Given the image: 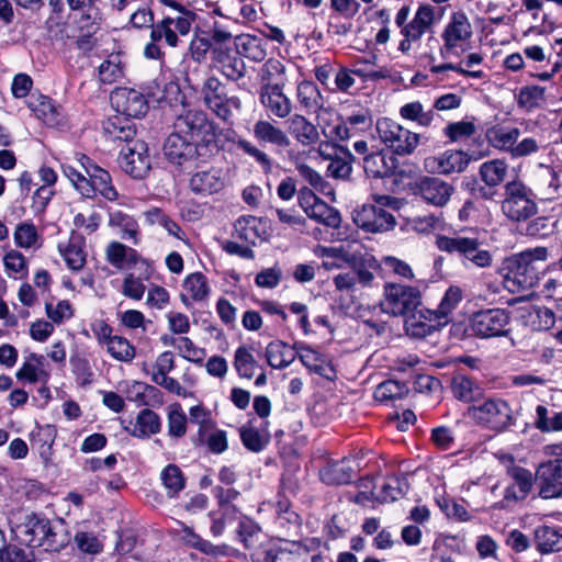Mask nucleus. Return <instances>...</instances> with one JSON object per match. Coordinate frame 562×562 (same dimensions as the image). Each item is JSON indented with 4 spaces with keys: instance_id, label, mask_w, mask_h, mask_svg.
Instances as JSON below:
<instances>
[{
    "instance_id": "obj_1",
    "label": "nucleus",
    "mask_w": 562,
    "mask_h": 562,
    "mask_svg": "<svg viewBox=\"0 0 562 562\" xmlns=\"http://www.w3.org/2000/svg\"><path fill=\"white\" fill-rule=\"evenodd\" d=\"M436 246L441 251L458 255L462 265L467 268H490L494 261L492 252L484 248L482 241L474 237L439 235L436 237Z\"/></svg>"
},
{
    "instance_id": "obj_2",
    "label": "nucleus",
    "mask_w": 562,
    "mask_h": 562,
    "mask_svg": "<svg viewBox=\"0 0 562 562\" xmlns=\"http://www.w3.org/2000/svg\"><path fill=\"white\" fill-rule=\"evenodd\" d=\"M501 211L513 223L527 222L538 213L536 194L521 181L508 182L505 186Z\"/></svg>"
},
{
    "instance_id": "obj_3",
    "label": "nucleus",
    "mask_w": 562,
    "mask_h": 562,
    "mask_svg": "<svg viewBox=\"0 0 562 562\" xmlns=\"http://www.w3.org/2000/svg\"><path fill=\"white\" fill-rule=\"evenodd\" d=\"M12 531L30 547H45L46 550L56 551L66 542V538L54 531L47 519L34 514H25L23 521L12 527Z\"/></svg>"
},
{
    "instance_id": "obj_4",
    "label": "nucleus",
    "mask_w": 562,
    "mask_h": 562,
    "mask_svg": "<svg viewBox=\"0 0 562 562\" xmlns=\"http://www.w3.org/2000/svg\"><path fill=\"white\" fill-rule=\"evenodd\" d=\"M467 416L476 424L495 431H504L515 424L510 405L501 397H490L482 403L469 406Z\"/></svg>"
},
{
    "instance_id": "obj_5",
    "label": "nucleus",
    "mask_w": 562,
    "mask_h": 562,
    "mask_svg": "<svg viewBox=\"0 0 562 562\" xmlns=\"http://www.w3.org/2000/svg\"><path fill=\"white\" fill-rule=\"evenodd\" d=\"M422 305L419 285L386 282L383 286V310L393 316H407Z\"/></svg>"
},
{
    "instance_id": "obj_6",
    "label": "nucleus",
    "mask_w": 562,
    "mask_h": 562,
    "mask_svg": "<svg viewBox=\"0 0 562 562\" xmlns=\"http://www.w3.org/2000/svg\"><path fill=\"white\" fill-rule=\"evenodd\" d=\"M472 35L473 29L468 15L463 11L451 13L441 33L440 55L443 58L460 56L468 49Z\"/></svg>"
},
{
    "instance_id": "obj_7",
    "label": "nucleus",
    "mask_w": 562,
    "mask_h": 562,
    "mask_svg": "<svg viewBox=\"0 0 562 562\" xmlns=\"http://www.w3.org/2000/svg\"><path fill=\"white\" fill-rule=\"evenodd\" d=\"M375 201L378 204H366L355 210L353 223L368 233H385L393 229L396 225L395 216L384 206L394 202V199L389 195H380Z\"/></svg>"
},
{
    "instance_id": "obj_8",
    "label": "nucleus",
    "mask_w": 562,
    "mask_h": 562,
    "mask_svg": "<svg viewBox=\"0 0 562 562\" xmlns=\"http://www.w3.org/2000/svg\"><path fill=\"white\" fill-rule=\"evenodd\" d=\"M375 131L381 143L400 156L411 155L419 144V134L389 117L379 119Z\"/></svg>"
},
{
    "instance_id": "obj_9",
    "label": "nucleus",
    "mask_w": 562,
    "mask_h": 562,
    "mask_svg": "<svg viewBox=\"0 0 562 562\" xmlns=\"http://www.w3.org/2000/svg\"><path fill=\"white\" fill-rule=\"evenodd\" d=\"M205 145L193 140L186 135L171 133L164 145L167 159L183 169H190L198 165L203 156Z\"/></svg>"
},
{
    "instance_id": "obj_10",
    "label": "nucleus",
    "mask_w": 562,
    "mask_h": 562,
    "mask_svg": "<svg viewBox=\"0 0 562 562\" xmlns=\"http://www.w3.org/2000/svg\"><path fill=\"white\" fill-rule=\"evenodd\" d=\"M509 322L510 313L505 308H488L473 313L469 326L473 335L493 338L506 336Z\"/></svg>"
},
{
    "instance_id": "obj_11",
    "label": "nucleus",
    "mask_w": 562,
    "mask_h": 562,
    "mask_svg": "<svg viewBox=\"0 0 562 562\" xmlns=\"http://www.w3.org/2000/svg\"><path fill=\"white\" fill-rule=\"evenodd\" d=\"M119 159L121 168L135 179L145 178L151 167L148 146L143 140H136L122 148Z\"/></svg>"
},
{
    "instance_id": "obj_12",
    "label": "nucleus",
    "mask_w": 562,
    "mask_h": 562,
    "mask_svg": "<svg viewBox=\"0 0 562 562\" xmlns=\"http://www.w3.org/2000/svg\"><path fill=\"white\" fill-rule=\"evenodd\" d=\"M85 173L87 175L88 187L92 192L89 194H82L86 198H94L100 194L108 201H115L119 198L116 189L112 184L110 173L101 167L92 164V161L85 155L79 159Z\"/></svg>"
},
{
    "instance_id": "obj_13",
    "label": "nucleus",
    "mask_w": 562,
    "mask_h": 562,
    "mask_svg": "<svg viewBox=\"0 0 562 562\" xmlns=\"http://www.w3.org/2000/svg\"><path fill=\"white\" fill-rule=\"evenodd\" d=\"M110 99L115 111L126 117H142L148 110L145 95L133 88H116Z\"/></svg>"
},
{
    "instance_id": "obj_14",
    "label": "nucleus",
    "mask_w": 562,
    "mask_h": 562,
    "mask_svg": "<svg viewBox=\"0 0 562 562\" xmlns=\"http://www.w3.org/2000/svg\"><path fill=\"white\" fill-rule=\"evenodd\" d=\"M539 495L544 499L562 498V459L539 464L537 469Z\"/></svg>"
},
{
    "instance_id": "obj_15",
    "label": "nucleus",
    "mask_w": 562,
    "mask_h": 562,
    "mask_svg": "<svg viewBox=\"0 0 562 562\" xmlns=\"http://www.w3.org/2000/svg\"><path fill=\"white\" fill-rule=\"evenodd\" d=\"M528 256L519 255L506 276L505 286L510 292L530 289L538 280L539 269L537 266L530 265Z\"/></svg>"
},
{
    "instance_id": "obj_16",
    "label": "nucleus",
    "mask_w": 562,
    "mask_h": 562,
    "mask_svg": "<svg viewBox=\"0 0 562 562\" xmlns=\"http://www.w3.org/2000/svg\"><path fill=\"white\" fill-rule=\"evenodd\" d=\"M260 102L262 106L278 119L289 117L293 104L288 95L282 91L280 85H265L260 90Z\"/></svg>"
},
{
    "instance_id": "obj_17",
    "label": "nucleus",
    "mask_w": 562,
    "mask_h": 562,
    "mask_svg": "<svg viewBox=\"0 0 562 562\" xmlns=\"http://www.w3.org/2000/svg\"><path fill=\"white\" fill-rule=\"evenodd\" d=\"M417 190L425 202L435 206H445L454 188L437 177H425L417 184Z\"/></svg>"
},
{
    "instance_id": "obj_18",
    "label": "nucleus",
    "mask_w": 562,
    "mask_h": 562,
    "mask_svg": "<svg viewBox=\"0 0 562 562\" xmlns=\"http://www.w3.org/2000/svg\"><path fill=\"white\" fill-rule=\"evenodd\" d=\"M57 248L68 269L80 271L86 266V238L81 234L71 232L68 240L60 241Z\"/></svg>"
},
{
    "instance_id": "obj_19",
    "label": "nucleus",
    "mask_w": 562,
    "mask_h": 562,
    "mask_svg": "<svg viewBox=\"0 0 562 562\" xmlns=\"http://www.w3.org/2000/svg\"><path fill=\"white\" fill-rule=\"evenodd\" d=\"M442 325L443 322L439 321L435 312L428 308H417L415 312L408 314V317L405 321L406 333L416 338H424L431 335Z\"/></svg>"
},
{
    "instance_id": "obj_20",
    "label": "nucleus",
    "mask_w": 562,
    "mask_h": 562,
    "mask_svg": "<svg viewBox=\"0 0 562 562\" xmlns=\"http://www.w3.org/2000/svg\"><path fill=\"white\" fill-rule=\"evenodd\" d=\"M315 255L323 259V268L327 271L341 269L345 266L356 267L359 257L356 252H351L346 246H317L314 250Z\"/></svg>"
},
{
    "instance_id": "obj_21",
    "label": "nucleus",
    "mask_w": 562,
    "mask_h": 562,
    "mask_svg": "<svg viewBox=\"0 0 562 562\" xmlns=\"http://www.w3.org/2000/svg\"><path fill=\"white\" fill-rule=\"evenodd\" d=\"M209 125L207 117L203 111L189 109L177 116L173 123V133L199 140Z\"/></svg>"
},
{
    "instance_id": "obj_22",
    "label": "nucleus",
    "mask_w": 562,
    "mask_h": 562,
    "mask_svg": "<svg viewBox=\"0 0 562 562\" xmlns=\"http://www.w3.org/2000/svg\"><path fill=\"white\" fill-rule=\"evenodd\" d=\"M252 135L261 145H270L281 149L291 145L286 132L268 120L256 121L252 126Z\"/></svg>"
},
{
    "instance_id": "obj_23",
    "label": "nucleus",
    "mask_w": 562,
    "mask_h": 562,
    "mask_svg": "<svg viewBox=\"0 0 562 562\" xmlns=\"http://www.w3.org/2000/svg\"><path fill=\"white\" fill-rule=\"evenodd\" d=\"M297 356L302 364L312 373L331 380L335 376L334 368L327 362L325 357L318 351L304 344H294Z\"/></svg>"
},
{
    "instance_id": "obj_24",
    "label": "nucleus",
    "mask_w": 562,
    "mask_h": 562,
    "mask_svg": "<svg viewBox=\"0 0 562 562\" xmlns=\"http://www.w3.org/2000/svg\"><path fill=\"white\" fill-rule=\"evenodd\" d=\"M437 12L438 10L430 4L419 5L403 33H407L411 38L414 37L420 41L427 32L432 31V27L439 19Z\"/></svg>"
},
{
    "instance_id": "obj_25",
    "label": "nucleus",
    "mask_w": 562,
    "mask_h": 562,
    "mask_svg": "<svg viewBox=\"0 0 562 562\" xmlns=\"http://www.w3.org/2000/svg\"><path fill=\"white\" fill-rule=\"evenodd\" d=\"M126 398L136 406H160L164 403L162 393L154 385L140 381H133L126 385Z\"/></svg>"
},
{
    "instance_id": "obj_26",
    "label": "nucleus",
    "mask_w": 562,
    "mask_h": 562,
    "mask_svg": "<svg viewBox=\"0 0 562 562\" xmlns=\"http://www.w3.org/2000/svg\"><path fill=\"white\" fill-rule=\"evenodd\" d=\"M289 134L302 146H312L319 140L317 126L302 114H293L286 121Z\"/></svg>"
},
{
    "instance_id": "obj_27",
    "label": "nucleus",
    "mask_w": 562,
    "mask_h": 562,
    "mask_svg": "<svg viewBox=\"0 0 562 562\" xmlns=\"http://www.w3.org/2000/svg\"><path fill=\"white\" fill-rule=\"evenodd\" d=\"M483 58L477 53H471L469 54L464 60L461 63L454 65L452 63H445L441 65H431L429 70L431 74L439 76L438 78L440 80H445L448 78L447 72L448 71H456L458 74H461L467 77L471 78H482L483 71L482 70H470L475 65H480L482 63Z\"/></svg>"
},
{
    "instance_id": "obj_28",
    "label": "nucleus",
    "mask_w": 562,
    "mask_h": 562,
    "mask_svg": "<svg viewBox=\"0 0 562 562\" xmlns=\"http://www.w3.org/2000/svg\"><path fill=\"white\" fill-rule=\"evenodd\" d=\"M210 292L211 288L206 277L201 272H193L183 280L180 299L186 306H189L190 301L202 302L206 300Z\"/></svg>"
},
{
    "instance_id": "obj_29",
    "label": "nucleus",
    "mask_w": 562,
    "mask_h": 562,
    "mask_svg": "<svg viewBox=\"0 0 562 562\" xmlns=\"http://www.w3.org/2000/svg\"><path fill=\"white\" fill-rule=\"evenodd\" d=\"M355 472V460L344 458L324 467L321 470V479L328 485L348 484L352 481Z\"/></svg>"
},
{
    "instance_id": "obj_30",
    "label": "nucleus",
    "mask_w": 562,
    "mask_h": 562,
    "mask_svg": "<svg viewBox=\"0 0 562 562\" xmlns=\"http://www.w3.org/2000/svg\"><path fill=\"white\" fill-rule=\"evenodd\" d=\"M190 188L198 194L209 195L221 191L224 188L222 171L211 168L195 172L190 179Z\"/></svg>"
},
{
    "instance_id": "obj_31",
    "label": "nucleus",
    "mask_w": 562,
    "mask_h": 562,
    "mask_svg": "<svg viewBox=\"0 0 562 562\" xmlns=\"http://www.w3.org/2000/svg\"><path fill=\"white\" fill-rule=\"evenodd\" d=\"M266 359L273 369H284L289 367L297 356L296 349L282 340H273L266 347Z\"/></svg>"
},
{
    "instance_id": "obj_32",
    "label": "nucleus",
    "mask_w": 562,
    "mask_h": 562,
    "mask_svg": "<svg viewBox=\"0 0 562 562\" xmlns=\"http://www.w3.org/2000/svg\"><path fill=\"white\" fill-rule=\"evenodd\" d=\"M160 429L161 420L159 415L149 408H144L137 414L131 435L136 438L147 439L158 434Z\"/></svg>"
},
{
    "instance_id": "obj_33",
    "label": "nucleus",
    "mask_w": 562,
    "mask_h": 562,
    "mask_svg": "<svg viewBox=\"0 0 562 562\" xmlns=\"http://www.w3.org/2000/svg\"><path fill=\"white\" fill-rule=\"evenodd\" d=\"M45 358L42 355L30 353L22 367L16 372L19 380H26L30 383L38 381L47 382L49 373L44 369Z\"/></svg>"
},
{
    "instance_id": "obj_34",
    "label": "nucleus",
    "mask_w": 562,
    "mask_h": 562,
    "mask_svg": "<svg viewBox=\"0 0 562 562\" xmlns=\"http://www.w3.org/2000/svg\"><path fill=\"white\" fill-rule=\"evenodd\" d=\"M296 99L301 108L307 113H316L324 105V99L318 87L307 80L297 85Z\"/></svg>"
},
{
    "instance_id": "obj_35",
    "label": "nucleus",
    "mask_w": 562,
    "mask_h": 562,
    "mask_svg": "<svg viewBox=\"0 0 562 562\" xmlns=\"http://www.w3.org/2000/svg\"><path fill=\"white\" fill-rule=\"evenodd\" d=\"M105 257L109 263L117 269L136 265L139 260L137 251L120 241H112L105 249Z\"/></svg>"
},
{
    "instance_id": "obj_36",
    "label": "nucleus",
    "mask_w": 562,
    "mask_h": 562,
    "mask_svg": "<svg viewBox=\"0 0 562 562\" xmlns=\"http://www.w3.org/2000/svg\"><path fill=\"white\" fill-rule=\"evenodd\" d=\"M109 226L116 228L123 239L138 244V224L135 218L120 210L109 212Z\"/></svg>"
},
{
    "instance_id": "obj_37",
    "label": "nucleus",
    "mask_w": 562,
    "mask_h": 562,
    "mask_svg": "<svg viewBox=\"0 0 562 562\" xmlns=\"http://www.w3.org/2000/svg\"><path fill=\"white\" fill-rule=\"evenodd\" d=\"M521 133L518 127L495 126L487 131L488 142L497 149L512 155Z\"/></svg>"
},
{
    "instance_id": "obj_38",
    "label": "nucleus",
    "mask_w": 562,
    "mask_h": 562,
    "mask_svg": "<svg viewBox=\"0 0 562 562\" xmlns=\"http://www.w3.org/2000/svg\"><path fill=\"white\" fill-rule=\"evenodd\" d=\"M514 484L505 491V499L518 501L524 499L532 487V474L524 468H514L510 472Z\"/></svg>"
},
{
    "instance_id": "obj_39",
    "label": "nucleus",
    "mask_w": 562,
    "mask_h": 562,
    "mask_svg": "<svg viewBox=\"0 0 562 562\" xmlns=\"http://www.w3.org/2000/svg\"><path fill=\"white\" fill-rule=\"evenodd\" d=\"M14 244L23 249H38L43 239L36 226L32 222H22L15 226L13 232Z\"/></svg>"
},
{
    "instance_id": "obj_40",
    "label": "nucleus",
    "mask_w": 562,
    "mask_h": 562,
    "mask_svg": "<svg viewBox=\"0 0 562 562\" xmlns=\"http://www.w3.org/2000/svg\"><path fill=\"white\" fill-rule=\"evenodd\" d=\"M235 234L238 238L248 244L256 245L262 239V223L255 216H243L238 218L234 225Z\"/></svg>"
},
{
    "instance_id": "obj_41",
    "label": "nucleus",
    "mask_w": 562,
    "mask_h": 562,
    "mask_svg": "<svg viewBox=\"0 0 562 562\" xmlns=\"http://www.w3.org/2000/svg\"><path fill=\"white\" fill-rule=\"evenodd\" d=\"M103 130L113 140L132 142L136 134L135 125L119 115L110 117L103 124Z\"/></svg>"
},
{
    "instance_id": "obj_42",
    "label": "nucleus",
    "mask_w": 562,
    "mask_h": 562,
    "mask_svg": "<svg viewBox=\"0 0 562 562\" xmlns=\"http://www.w3.org/2000/svg\"><path fill=\"white\" fill-rule=\"evenodd\" d=\"M469 161L468 155L461 150H446L435 159L438 172L446 175L463 171Z\"/></svg>"
},
{
    "instance_id": "obj_43",
    "label": "nucleus",
    "mask_w": 562,
    "mask_h": 562,
    "mask_svg": "<svg viewBox=\"0 0 562 562\" xmlns=\"http://www.w3.org/2000/svg\"><path fill=\"white\" fill-rule=\"evenodd\" d=\"M330 162L327 166V172L335 179H347L350 177L352 171V155L344 148L338 147L335 150V156H328Z\"/></svg>"
},
{
    "instance_id": "obj_44",
    "label": "nucleus",
    "mask_w": 562,
    "mask_h": 562,
    "mask_svg": "<svg viewBox=\"0 0 562 562\" xmlns=\"http://www.w3.org/2000/svg\"><path fill=\"white\" fill-rule=\"evenodd\" d=\"M408 487L409 485L406 477H387L380 485V491L376 493V501L380 503L394 502L405 495Z\"/></svg>"
},
{
    "instance_id": "obj_45",
    "label": "nucleus",
    "mask_w": 562,
    "mask_h": 562,
    "mask_svg": "<svg viewBox=\"0 0 562 562\" xmlns=\"http://www.w3.org/2000/svg\"><path fill=\"white\" fill-rule=\"evenodd\" d=\"M393 166L389 164L386 154L382 149L371 150L363 158V170L372 178H384L391 173Z\"/></svg>"
},
{
    "instance_id": "obj_46",
    "label": "nucleus",
    "mask_w": 562,
    "mask_h": 562,
    "mask_svg": "<svg viewBox=\"0 0 562 562\" xmlns=\"http://www.w3.org/2000/svg\"><path fill=\"white\" fill-rule=\"evenodd\" d=\"M168 436L178 440L186 436L188 429V417L179 403H173L167 408Z\"/></svg>"
},
{
    "instance_id": "obj_47",
    "label": "nucleus",
    "mask_w": 562,
    "mask_h": 562,
    "mask_svg": "<svg viewBox=\"0 0 562 562\" xmlns=\"http://www.w3.org/2000/svg\"><path fill=\"white\" fill-rule=\"evenodd\" d=\"M239 435L243 445L252 452L261 451L269 442V434L259 430L252 420L240 427Z\"/></svg>"
},
{
    "instance_id": "obj_48",
    "label": "nucleus",
    "mask_w": 562,
    "mask_h": 562,
    "mask_svg": "<svg viewBox=\"0 0 562 562\" xmlns=\"http://www.w3.org/2000/svg\"><path fill=\"white\" fill-rule=\"evenodd\" d=\"M507 170L508 166L504 160L493 159L481 165L480 176L486 186L497 187L505 180Z\"/></svg>"
},
{
    "instance_id": "obj_49",
    "label": "nucleus",
    "mask_w": 562,
    "mask_h": 562,
    "mask_svg": "<svg viewBox=\"0 0 562 562\" xmlns=\"http://www.w3.org/2000/svg\"><path fill=\"white\" fill-rule=\"evenodd\" d=\"M233 364L238 376L248 380L254 378L258 366L251 348L247 346H240L235 350Z\"/></svg>"
},
{
    "instance_id": "obj_50",
    "label": "nucleus",
    "mask_w": 562,
    "mask_h": 562,
    "mask_svg": "<svg viewBox=\"0 0 562 562\" xmlns=\"http://www.w3.org/2000/svg\"><path fill=\"white\" fill-rule=\"evenodd\" d=\"M237 149L241 150L245 155L255 159V161L261 167L265 173H270L273 169V160L271 157L261 148H259L252 142L246 138H238L236 142Z\"/></svg>"
},
{
    "instance_id": "obj_51",
    "label": "nucleus",
    "mask_w": 562,
    "mask_h": 562,
    "mask_svg": "<svg viewBox=\"0 0 562 562\" xmlns=\"http://www.w3.org/2000/svg\"><path fill=\"white\" fill-rule=\"evenodd\" d=\"M306 215L311 220L333 228L339 227L341 223L340 213L323 200H321Z\"/></svg>"
},
{
    "instance_id": "obj_52",
    "label": "nucleus",
    "mask_w": 562,
    "mask_h": 562,
    "mask_svg": "<svg viewBox=\"0 0 562 562\" xmlns=\"http://www.w3.org/2000/svg\"><path fill=\"white\" fill-rule=\"evenodd\" d=\"M535 537L541 552H554L562 549V536L554 528L540 526L536 529Z\"/></svg>"
},
{
    "instance_id": "obj_53",
    "label": "nucleus",
    "mask_w": 562,
    "mask_h": 562,
    "mask_svg": "<svg viewBox=\"0 0 562 562\" xmlns=\"http://www.w3.org/2000/svg\"><path fill=\"white\" fill-rule=\"evenodd\" d=\"M122 56L113 53L99 66V79L103 83H113L123 77Z\"/></svg>"
},
{
    "instance_id": "obj_54",
    "label": "nucleus",
    "mask_w": 562,
    "mask_h": 562,
    "mask_svg": "<svg viewBox=\"0 0 562 562\" xmlns=\"http://www.w3.org/2000/svg\"><path fill=\"white\" fill-rule=\"evenodd\" d=\"M160 479L169 497L176 496L186 486L183 473L176 464L165 467L160 473Z\"/></svg>"
},
{
    "instance_id": "obj_55",
    "label": "nucleus",
    "mask_w": 562,
    "mask_h": 562,
    "mask_svg": "<svg viewBox=\"0 0 562 562\" xmlns=\"http://www.w3.org/2000/svg\"><path fill=\"white\" fill-rule=\"evenodd\" d=\"M150 40L153 42H159L165 40L166 44L170 47H177L180 38L172 26V18L166 16L161 21L151 25Z\"/></svg>"
},
{
    "instance_id": "obj_56",
    "label": "nucleus",
    "mask_w": 562,
    "mask_h": 562,
    "mask_svg": "<svg viewBox=\"0 0 562 562\" xmlns=\"http://www.w3.org/2000/svg\"><path fill=\"white\" fill-rule=\"evenodd\" d=\"M109 355L121 362H132L136 356L135 347L123 336H114L106 346Z\"/></svg>"
},
{
    "instance_id": "obj_57",
    "label": "nucleus",
    "mask_w": 562,
    "mask_h": 562,
    "mask_svg": "<svg viewBox=\"0 0 562 562\" xmlns=\"http://www.w3.org/2000/svg\"><path fill=\"white\" fill-rule=\"evenodd\" d=\"M408 393L405 383L387 380L380 383L374 391V398L379 402H387L404 397Z\"/></svg>"
},
{
    "instance_id": "obj_58",
    "label": "nucleus",
    "mask_w": 562,
    "mask_h": 562,
    "mask_svg": "<svg viewBox=\"0 0 562 562\" xmlns=\"http://www.w3.org/2000/svg\"><path fill=\"white\" fill-rule=\"evenodd\" d=\"M189 419L192 424L198 425L200 439H203L209 431L215 428L211 411L202 404L194 405L189 409Z\"/></svg>"
},
{
    "instance_id": "obj_59",
    "label": "nucleus",
    "mask_w": 562,
    "mask_h": 562,
    "mask_svg": "<svg viewBox=\"0 0 562 562\" xmlns=\"http://www.w3.org/2000/svg\"><path fill=\"white\" fill-rule=\"evenodd\" d=\"M461 300V289L458 286H450L441 299L439 306L436 310H432V312H435L437 318L442 321L443 325H446L448 323V316L458 306Z\"/></svg>"
},
{
    "instance_id": "obj_60",
    "label": "nucleus",
    "mask_w": 562,
    "mask_h": 562,
    "mask_svg": "<svg viewBox=\"0 0 562 562\" xmlns=\"http://www.w3.org/2000/svg\"><path fill=\"white\" fill-rule=\"evenodd\" d=\"M543 101L544 88L539 86L524 87L519 90L517 95L518 105L526 111H532L539 108Z\"/></svg>"
},
{
    "instance_id": "obj_61",
    "label": "nucleus",
    "mask_w": 562,
    "mask_h": 562,
    "mask_svg": "<svg viewBox=\"0 0 562 562\" xmlns=\"http://www.w3.org/2000/svg\"><path fill=\"white\" fill-rule=\"evenodd\" d=\"M186 532L188 533V542H190L193 547L198 548L200 551L213 557H234V550L227 546H214L211 542L201 539L199 536L194 535L191 530L186 528Z\"/></svg>"
},
{
    "instance_id": "obj_62",
    "label": "nucleus",
    "mask_w": 562,
    "mask_h": 562,
    "mask_svg": "<svg viewBox=\"0 0 562 562\" xmlns=\"http://www.w3.org/2000/svg\"><path fill=\"white\" fill-rule=\"evenodd\" d=\"M218 119L229 121L233 117L234 110H240L241 102L237 97H227L225 94L218 101H213L206 105Z\"/></svg>"
},
{
    "instance_id": "obj_63",
    "label": "nucleus",
    "mask_w": 562,
    "mask_h": 562,
    "mask_svg": "<svg viewBox=\"0 0 562 562\" xmlns=\"http://www.w3.org/2000/svg\"><path fill=\"white\" fill-rule=\"evenodd\" d=\"M452 393L454 397L463 402L474 401L475 384L463 374H458L452 379Z\"/></svg>"
},
{
    "instance_id": "obj_64",
    "label": "nucleus",
    "mask_w": 562,
    "mask_h": 562,
    "mask_svg": "<svg viewBox=\"0 0 562 562\" xmlns=\"http://www.w3.org/2000/svg\"><path fill=\"white\" fill-rule=\"evenodd\" d=\"M3 263L9 277L20 274L23 277L27 272L25 257L18 250H10L3 256Z\"/></svg>"
}]
</instances>
